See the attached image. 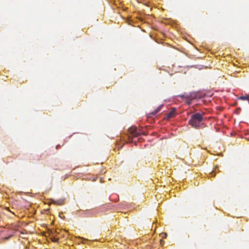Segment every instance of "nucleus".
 <instances>
[{
	"mask_svg": "<svg viewBox=\"0 0 249 249\" xmlns=\"http://www.w3.org/2000/svg\"><path fill=\"white\" fill-rule=\"evenodd\" d=\"M203 116L200 113H196L192 115L189 121V124L193 127L196 129H200L205 127V125L202 122Z\"/></svg>",
	"mask_w": 249,
	"mask_h": 249,
	"instance_id": "f257e3e1",
	"label": "nucleus"
},
{
	"mask_svg": "<svg viewBox=\"0 0 249 249\" xmlns=\"http://www.w3.org/2000/svg\"><path fill=\"white\" fill-rule=\"evenodd\" d=\"M179 96L182 98H185L188 105L191 104L193 100L200 98L199 94L196 92H191L188 94L180 95Z\"/></svg>",
	"mask_w": 249,
	"mask_h": 249,
	"instance_id": "f03ea898",
	"label": "nucleus"
},
{
	"mask_svg": "<svg viewBox=\"0 0 249 249\" xmlns=\"http://www.w3.org/2000/svg\"><path fill=\"white\" fill-rule=\"evenodd\" d=\"M128 132L130 134L126 136L128 139L127 142H130L133 137H137L140 135V133L137 132L136 127L135 126L130 127L128 129Z\"/></svg>",
	"mask_w": 249,
	"mask_h": 249,
	"instance_id": "7ed1b4c3",
	"label": "nucleus"
},
{
	"mask_svg": "<svg viewBox=\"0 0 249 249\" xmlns=\"http://www.w3.org/2000/svg\"><path fill=\"white\" fill-rule=\"evenodd\" d=\"M176 115V111L175 108L173 109L171 111H170L167 115L166 118L167 120L175 117Z\"/></svg>",
	"mask_w": 249,
	"mask_h": 249,
	"instance_id": "20e7f679",
	"label": "nucleus"
},
{
	"mask_svg": "<svg viewBox=\"0 0 249 249\" xmlns=\"http://www.w3.org/2000/svg\"><path fill=\"white\" fill-rule=\"evenodd\" d=\"M163 106L162 105L160 106L157 108H156L154 111H152V112H151L150 113H149L148 115V117H152V116H154L157 113H158L161 109L162 107Z\"/></svg>",
	"mask_w": 249,
	"mask_h": 249,
	"instance_id": "39448f33",
	"label": "nucleus"
},
{
	"mask_svg": "<svg viewBox=\"0 0 249 249\" xmlns=\"http://www.w3.org/2000/svg\"><path fill=\"white\" fill-rule=\"evenodd\" d=\"M64 199H60L56 200H53V203L57 205H62L64 204Z\"/></svg>",
	"mask_w": 249,
	"mask_h": 249,
	"instance_id": "423d86ee",
	"label": "nucleus"
},
{
	"mask_svg": "<svg viewBox=\"0 0 249 249\" xmlns=\"http://www.w3.org/2000/svg\"><path fill=\"white\" fill-rule=\"evenodd\" d=\"M239 100H249V96H248V95L240 96L239 98Z\"/></svg>",
	"mask_w": 249,
	"mask_h": 249,
	"instance_id": "0eeeda50",
	"label": "nucleus"
},
{
	"mask_svg": "<svg viewBox=\"0 0 249 249\" xmlns=\"http://www.w3.org/2000/svg\"><path fill=\"white\" fill-rule=\"evenodd\" d=\"M248 96H249V95H248Z\"/></svg>",
	"mask_w": 249,
	"mask_h": 249,
	"instance_id": "6e6552de",
	"label": "nucleus"
}]
</instances>
